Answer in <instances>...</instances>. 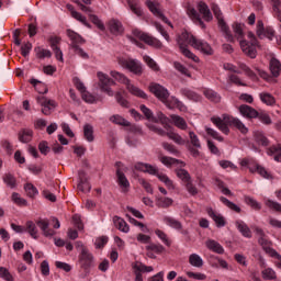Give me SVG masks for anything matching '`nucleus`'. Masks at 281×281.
Segmentation results:
<instances>
[{"label":"nucleus","instance_id":"f257e3e1","mask_svg":"<svg viewBox=\"0 0 281 281\" xmlns=\"http://www.w3.org/2000/svg\"><path fill=\"white\" fill-rule=\"evenodd\" d=\"M211 122L222 132L224 135H229V126L233 128H237L241 135H247L249 133V128L245 126V123L240 121L238 117H234L229 114H223L220 116H212Z\"/></svg>","mask_w":281,"mask_h":281},{"label":"nucleus","instance_id":"f03ea898","mask_svg":"<svg viewBox=\"0 0 281 281\" xmlns=\"http://www.w3.org/2000/svg\"><path fill=\"white\" fill-rule=\"evenodd\" d=\"M134 168L139 172H147V175L158 177L159 181L165 183L168 190H175V182H172V180H170V178H168L165 173H159V169H157V167L150 164L136 162Z\"/></svg>","mask_w":281,"mask_h":281},{"label":"nucleus","instance_id":"7ed1b4c3","mask_svg":"<svg viewBox=\"0 0 281 281\" xmlns=\"http://www.w3.org/2000/svg\"><path fill=\"white\" fill-rule=\"evenodd\" d=\"M211 10H212L215 19L217 20L218 27L221 29L223 34H225L226 40L229 43H234V35H232V31H229V26L225 22V18L223 16V11H221V7H218V4H216V2H212Z\"/></svg>","mask_w":281,"mask_h":281},{"label":"nucleus","instance_id":"20e7f679","mask_svg":"<svg viewBox=\"0 0 281 281\" xmlns=\"http://www.w3.org/2000/svg\"><path fill=\"white\" fill-rule=\"evenodd\" d=\"M110 76H112V78H114V80H117V82H121L122 85H126V89L130 91V93H132V95H136V98H142L143 100H146L148 98L146 92H144L142 89L133 86L131 83V80L128 78H126V76H124L123 74L112 70L110 72Z\"/></svg>","mask_w":281,"mask_h":281},{"label":"nucleus","instance_id":"39448f33","mask_svg":"<svg viewBox=\"0 0 281 281\" xmlns=\"http://www.w3.org/2000/svg\"><path fill=\"white\" fill-rule=\"evenodd\" d=\"M114 166L116 168V183L119 188H121V192L126 193L128 190H131V182L128 181V178H126L125 173L128 171V168L122 161H116Z\"/></svg>","mask_w":281,"mask_h":281},{"label":"nucleus","instance_id":"423d86ee","mask_svg":"<svg viewBox=\"0 0 281 281\" xmlns=\"http://www.w3.org/2000/svg\"><path fill=\"white\" fill-rule=\"evenodd\" d=\"M247 36L250 40V44L245 40H240L239 45L244 54H246V56H248L249 58H256L258 54L256 50V47H258V40L256 38V35L252 32H248Z\"/></svg>","mask_w":281,"mask_h":281},{"label":"nucleus","instance_id":"0eeeda50","mask_svg":"<svg viewBox=\"0 0 281 281\" xmlns=\"http://www.w3.org/2000/svg\"><path fill=\"white\" fill-rule=\"evenodd\" d=\"M255 234H257L258 238V244L260 247H262L265 254L268 256H273L276 255V249H273V243L269 239H267V234H265V231L258 226L252 227Z\"/></svg>","mask_w":281,"mask_h":281},{"label":"nucleus","instance_id":"6e6552de","mask_svg":"<svg viewBox=\"0 0 281 281\" xmlns=\"http://www.w3.org/2000/svg\"><path fill=\"white\" fill-rule=\"evenodd\" d=\"M93 254H91L87 248H82V251L79 254V265L85 271L83 278H87L93 267Z\"/></svg>","mask_w":281,"mask_h":281},{"label":"nucleus","instance_id":"1a4fd4ad","mask_svg":"<svg viewBox=\"0 0 281 281\" xmlns=\"http://www.w3.org/2000/svg\"><path fill=\"white\" fill-rule=\"evenodd\" d=\"M149 91L164 104H167V102L170 100V92H168V89L164 88V86L159 83H150Z\"/></svg>","mask_w":281,"mask_h":281},{"label":"nucleus","instance_id":"9d476101","mask_svg":"<svg viewBox=\"0 0 281 281\" xmlns=\"http://www.w3.org/2000/svg\"><path fill=\"white\" fill-rule=\"evenodd\" d=\"M133 34L134 36H136V38H139V41H143V43H146V45H150L151 47H156V49H161V47H164V44L161 43V41L148 35L147 33H144L139 30H134Z\"/></svg>","mask_w":281,"mask_h":281},{"label":"nucleus","instance_id":"9b49d317","mask_svg":"<svg viewBox=\"0 0 281 281\" xmlns=\"http://www.w3.org/2000/svg\"><path fill=\"white\" fill-rule=\"evenodd\" d=\"M97 76L99 78V87L101 91L110 97H113V90H111V87L115 85V81H113V79L109 78V76L104 75L103 72H98Z\"/></svg>","mask_w":281,"mask_h":281},{"label":"nucleus","instance_id":"f8f14e48","mask_svg":"<svg viewBox=\"0 0 281 281\" xmlns=\"http://www.w3.org/2000/svg\"><path fill=\"white\" fill-rule=\"evenodd\" d=\"M256 34L258 38H268L269 41H273V36H276V31L271 27H265V22L262 20L257 21Z\"/></svg>","mask_w":281,"mask_h":281},{"label":"nucleus","instance_id":"ddd939ff","mask_svg":"<svg viewBox=\"0 0 281 281\" xmlns=\"http://www.w3.org/2000/svg\"><path fill=\"white\" fill-rule=\"evenodd\" d=\"M121 65L122 67H125V69H128L132 74H135V76H142V74H144L142 64L135 59H123L121 60Z\"/></svg>","mask_w":281,"mask_h":281},{"label":"nucleus","instance_id":"4468645a","mask_svg":"<svg viewBox=\"0 0 281 281\" xmlns=\"http://www.w3.org/2000/svg\"><path fill=\"white\" fill-rule=\"evenodd\" d=\"M37 103L42 106V113L44 115H52V111L56 109V101L49 100L45 97H37Z\"/></svg>","mask_w":281,"mask_h":281},{"label":"nucleus","instance_id":"2eb2a0df","mask_svg":"<svg viewBox=\"0 0 281 281\" xmlns=\"http://www.w3.org/2000/svg\"><path fill=\"white\" fill-rule=\"evenodd\" d=\"M133 269L135 273V281H144L142 273H150L153 271V266H146L139 261L133 263Z\"/></svg>","mask_w":281,"mask_h":281},{"label":"nucleus","instance_id":"dca6fc26","mask_svg":"<svg viewBox=\"0 0 281 281\" xmlns=\"http://www.w3.org/2000/svg\"><path fill=\"white\" fill-rule=\"evenodd\" d=\"M192 47L199 52H202V54H205L206 56H212V54H214V49H212V46L207 42L196 37L193 40Z\"/></svg>","mask_w":281,"mask_h":281},{"label":"nucleus","instance_id":"f3484780","mask_svg":"<svg viewBox=\"0 0 281 281\" xmlns=\"http://www.w3.org/2000/svg\"><path fill=\"white\" fill-rule=\"evenodd\" d=\"M145 5H147L148 10L153 12L155 16H158V19H161L164 23H167V25H170V27H172V23H170L168 18L164 15V13H161V10H159V7L157 3L150 0H146Z\"/></svg>","mask_w":281,"mask_h":281},{"label":"nucleus","instance_id":"a211bd4d","mask_svg":"<svg viewBox=\"0 0 281 281\" xmlns=\"http://www.w3.org/2000/svg\"><path fill=\"white\" fill-rule=\"evenodd\" d=\"M194 40H196L194 35H192L188 31H184L178 36L177 43L179 47H188V45H191L192 47V45H194Z\"/></svg>","mask_w":281,"mask_h":281},{"label":"nucleus","instance_id":"6ab92c4d","mask_svg":"<svg viewBox=\"0 0 281 281\" xmlns=\"http://www.w3.org/2000/svg\"><path fill=\"white\" fill-rule=\"evenodd\" d=\"M145 249L147 251L148 258H151V259L157 258V256H155V254H157L159 256V255L164 254V251H166V248L161 244H153V243L145 246Z\"/></svg>","mask_w":281,"mask_h":281},{"label":"nucleus","instance_id":"aec40b11","mask_svg":"<svg viewBox=\"0 0 281 281\" xmlns=\"http://www.w3.org/2000/svg\"><path fill=\"white\" fill-rule=\"evenodd\" d=\"M66 34L68 38H70L71 41V44H70L71 49L79 47L80 45H85V38H82V36H80V34L76 33L74 30L68 29L66 31Z\"/></svg>","mask_w":281,"mask_h":281},{"label":"nucleus","instance_id":"412c9836","mask_svg":"<svg viewBox=\"0 0 281 281\" xmlns=\"http://www.w3.org/2000/svg\"><path fill=\"white\" fill-rule=\"evenodd\" d=\"M198 11L200 14H202V19L206 21V23H210L214 20V16L212 15V11H210V7L207 3L201 1L198 3Z\"/></svg>","mask_w":281,"mask_h":281},{"label":"nucleus","instance_id":"4be33fe9","mask_svg":"<svg viewBox=\"0 0 281 281\" xmlns=\"http://www.w3.org/2000/svg\"><path fill=\"white\" fill-rule=\"evenodd\" d=\"M206 213L210 216V218L214 221V223L216 224V227H225V225L227 224V222L225 221V217L220 213H216L214 209L212 207L206 209Z\"/></svg>","mask_w":281,"mask_h":281},{"label":"nucleus","instance_id":"5701e85b","mask_svg":"<svg viewBox=\"0 0 281 281\" xmlns=\"http://www.w3.org/2000/svg\"><path fill=\"white\" fill-rule=\"evenodd\" d=\"M67 10H69L72 19L76 21H79V23H82L86 27L91 29V24L87 21V16L82 15V13L76 11L71 4L66 5Z\"/></svg>","mask_w":281,"mask_h":281},{"label":"nucleus","instance_id":"b1692460","mask_svg":"<svg viewBox=\"0 0 281 281\" xmlns=\"http://www.w3.org/2000/svg\"><path fill=\"white\" fill-rule=\"evenodd\" d=\"M79 183H78V190L80 192H91V184L89 183V180H87V172L79 171Z\"/></svg>","mask_w":281,"mask_h":281},{"label":"nucleus","instance_id":"393cba45","mask_svg":"<svg viewBox=\"0 0 281 281\" xmlns=\"http://www.w3.org/2000/svg\"><path fill=\"white\" fill-rule=\"evenodd\" d=\"M235 227L238 232L244 236V238H252L254 233H251V228L247 225V223L238 220L235 222Z\"/></svg>","mask_w":281,"mask_h":281},{"label":"nucleus","instance_id":"a878e982","mask_svg":"<svg viewBox=\"0 0 281 281\" xmlns=\"http://www.w3.org/2000/svg\"><path fill=\"white\" fill-rule=\"evenodd\" d=\"M36 225L43 232L44 236L49 237V236H55L56 235V231L49 228V221L48 220H46V218L38 220L36 222Z\"/></svg>","mask_w":281,"mask_h":281},{"label":"nucleus","instance_id":"bb28decb","mask_svg":"<svg viewBox=\"0 0 281 281\" xmlns=\"http://www.w3.org/2000/svg\"><path fill=\"white\" fill-rule=\"evenodd\" d=\"M111 34L119 36V34H124V26L120 20L112 19L108 23Z\"/></svg>","mask_w":281,"mask_h":281},{"label":"nucleus","instance_id":"cd10ccee","mask_svg":"<svg viewBox=\"0 0 281 281\" xmlns=\"http://www.w3.org/2000/svg\"><path fill=\"white\" fill-rule=\"evenodd\" d=\"M239 113H241L244 117H248L249 120L258 117L257 110L247 104H243L239 106Z\"/></svg>","mask_w":281,"mask_h":281},{"label":"nucleus","instance_id":"c85d7f7f","mask_svg":"<svg viewBox=\"0 0 281 281\" xmlns=\"http://www.w3.org/2000/svg\"><path fill=\"white\" fill-rule=\"evenodd\" d=\"M126 3L133 14H136V16H144V10H142V2L139 0H126Z\"/></svg>","mask_w":281,"mask_h":281},{"label":"nucleus","instance_id":"c756f323","mask_svg":"<svg viewBox=\"0 0 281 281\" xmlns=\"http://www.w3.org/2000/svg\"><path fill=\"white\" fill-rule=\"evenodd\" d=\"M205 246L210 249V251H213L214 254H225V248H223V246L214 239H207L205 241Z\"/></svg>","mask_w":281,"mask_h":281},{"label":"nucleus","instance_id":"7c9ffc66","mask_svg":"<svg viewBox=\"0 0 281 281\" xmlns=\"http://www.w3.org/2000/svg\"><path fill=\"white\" fill-rule=\"evenodd\" d=\"M24 229L26 234L34 238V240L38 239V228L36 227V223L33 221H27L25 223Z\"/></svg>","mask_w":281,"mask_h":281},{"label":"nucleus","instance_id":"2f4dec72","mask_svg":"<svg viewBox=\"0 0 281 281\" xmlns=\"http://www.w3.org/2000/svg\"><path fill=\"white\" fill-rule=\"evenodd\" d=\"M113 223H114L116 229H119L120 232H123L124 234H128V232L131 231L126 221H124V218H122L120 216H114Z\"/></svg>","mask_w":281,"mask_h":281},{"label":"nucleus","instance_id":"473e14b6","mask_svg":"<svg viewBox=\"0 0 281 281\" xmlns=\"http://www.w3.org/2000/svg\"><path fill=\"white\" fill-rule=\"evenodd\" d=\"M170 120L172 121V124L177 128H180V131H187L188 130V123L186 122L184 117H181V116L176 115V114H171Z\"/></svg>","mask_w":281,"mask_h":281},{"label":"nucleus","instance_id":"72a5a7b5","mask_svg":"<svg viewBox=\"0 0 281 281\" xmlns=\"http://www.w3.org/2000/svg\"><path fill=\"white\" fill-rule=\"evenodd\" d=\"M19 140L22 142V144H27L32 142V137H34V132L30 128L21 130L18 134Z\"/></svg>","mask_w":281,"mask_h":281},{"label":"nucleus","instance_id":"f704fd0d","mask_svg":"<svg viewBox=\"0 0 281 281\" xmlns=\"http://www.w3.org/2000/svg\"><path fill=\"white\" fill-rule=\"evenodd\" d=\"M268 155L273 157L274 161L281 162V144L270 146L268 149Z\"/></svg>","mask_w":281,"mask_h":281},{"label":"nucleus","instance_id":"c9c22d12","mask_svg":"<svg viewBox=\"0 0 281 281\" xmlns=\"http://www.w3.org/2000/svg\"><path fill=\"white\" fill-rule=\"evenodd\" d=\"M162 221L164 223H166V225L172 227L173 229H183V224H181V222H179V220H176L175 217L165 216Z\"/></svg>","mask_w":281,"mask_h":281},{"label":"nucleus","instance_id":"e433bc0d","mask_svg":"<svg viewBox=\"0 0 281 281\" xmlns=\"http://www.w3.org/2000/svg\"><path fill=\"white\" fill-rule=\"evenodd\" d=\"M166 106H168V109H179V111H186V105L183 104V102L175 97L167 101Z\"/></svg>","mask_w":281,"mask_h":281},{"label":"nucleus","instance_id":"4c0bfd02","mask_svg":"<svg viewBox=\"0 0 281 281\" xmlns=\"http://www.w3.org/2000/svg\"><path fill=\"white\" fill-rule=\"evenodd\" d=\"M173 203H175V200L166 196H160L156 200L157 207H161L162 210L170 207Z\"/></svg>","mask_w":281,"mask_h":281},{"label":"nucleus","instance_id":"58836bf2","mask_svg":"<svg viewBox=\"0 0 281 281\" xmlns=\"http://www.w3.org/2000/svg\"><path fill=\"white\" fill-rule=\"evenodd\" d=\"M167 137L175 142V144H178V146H186L188 144V140L175 132H167Z\"/></svg>","mask_w":281,"mask_h":281},{"label":"nucleus","instance_id":"ea45409f","mask_svg":"<svg viewBox=\"0 0 281 281\" xmlns=\"http://www.w3.org/2000/svg\"><path fill=\"white\" fill-rule=\"evenodd\" d=\"M189 265H191V267H195L196 269H201V267L204 265L203 258L196 254H191L189 256Z\"/></svg>","mask_w":281,"mask_h":281},{"label":"nucleus","instance_id":"a19ab883","mask_svg":"<svg viewBox=\"0 0 281 281\" xmlns=\"http://www.w3.org/2000/svg\"><path fill=\"white\" fill-rule=\"evenodd\" d=\"M2 180L5 186H8V188H11V190H14V188H16V177H14V175L10 172L4 173Z\"/></svg>","mask_w":281,"mask_h":281},{"label":"nucleus","instance_id":"79ce46f5","mask_svg":"<svg viewBox=\"0 0 281 281\" xmlns=\"http://www.w3.org/2000/svg\"><path fill=\"white\" fill-rule=\"evenodd\" d=\"M243 27H245V25L238 22L233 23V32L235 34V37L239 42L243 41V38H245V31H243Z\"/></svg>","mask_w":281,"mask_h":281},{"label":"nucleus","instance_id":"37998d69","mask_svg":"<svg viewBox=\"0 0 281 281\" xmlns=\"http://www.w3.org/2000/svg\"><path fill=\"white\" fill-rule=\"evenodd\" d=\"M270 71L274 78H278V76H280V71H281L280 60H278L277 58H272L270 60Z\"/></svg>","mask_w":281,"mask_h":281},{"label":"nucleus","instance_id":"c03bdc74","mask_svg":"<svg viewBox=\"0 0 281 281\" xmlns=\"http://www.w3.org/2000/svg\"><path fill=\"white\" fill-rule=\"evenodd\" d=\"M181 93L184 95V98H188V100H192L193 102H201V95L192 90L182 89Z\"/></svg>","mask_w":281,"mask_h":281},{"label":"nucleus","instance_id":"a18cd8bd","mask_svg":"<svg viewBox=\"0 0 281 281\" xmlns=\"http://www.w3.org/2000/svg\"><path fill=\"white\" fill-rule=\"evenodd\" d=\"M160 161L161 164H164V166H168V167L175 166V164H181L182 167H186V162L168 156L160 157Z\"/></svg>","mask_w":281,"mask_h":281},{"label":"nucleus","instance_id":"49530a36","mask_svg":"<svg viewBox=\"0 0 281 281\" xmlns=\"http://www.w3.org/2000/svg\"><path fill=\"white\" fill-rule=\"evenodd\" d=\"M261 277L263 280H278V273L273 268H266L261 271Z\"/></svg>","mask_w":281,"mask_h":281},{"label":"nucleus","instance_id":"de8ad7c7","mask_svg":"<svg viewBox=\"0 0 281 281\" xmlns=\"http://www.w3.org/2000/svg\"><path fill=\"white\" fill-rule=\"evenodd\" d=\"M176 175L178 179H181L183 183H188L189 181H192V177L190 176V172L186 169H176Z\"/></svg>","mask_w":281,"mask_h":281},{"label":"nucleus","instance_id":"09e8293b","mask_svg":"<svg viewBox=\"0 0 281 281\" xmlns=\"http://www.w3.org/2000/svg\"><path fill=\"white\" fill-rule=\"evenodd\" d=\"M35 56L36 58H52V50L42 48L41 46L35 47Z\"/></svg>","mask_w":281,"mask_h":281},{"label":"nucleus","instance_id":"8fccbe9b","mask_svg":"<svg viewBox=\"0 0 281 281\" xmlns=\"http://www.w3.org/2000/svg\"><path fill=\"white\" fill-rule=\"evenodd\" d=\"M238 67L239 69H241L243 72L248 76V78H250L251 80H258V76H256V72H254V70H251V68H249L247 64L239 63Z\"/></svg>","mask_w":281,"mask_h":281},{"label":"nucleus","instance_id":"3c124183","mask_svg":"<svg viewBox=\"0 0 281 281\" xmlns=\"http://www.w3.org/2000/svg\"><path fill=\"white\" fill-rule=\"evenodd\" d=\"M259 98L263 104H268V106H272V104H276V98L271 95L269 92H261L259 94Z\"/></svg>","mask_w":281,"mask_h":281},{"label":"nucleus","instance_id":"603ef678","mask_svg":"<svg viewBox=\"0 0 281 281\" xmlns=\"http://www.w3.org/2000/svg\"><path fill=\"white\" fill-rule=\"evenodd\" d=\"M254 137L259 146H269V138H267L262 132H255Z\"/></svg>","mask_w":281,"mask_h":281},{"label":"nucleus","instance_id":"864d4df0","mask_svg":"<svg viewBox=\"0 0 281 281\" xmlns=\"http://www.w3.org/2000/svg\"><path fill=\"white\" fill-rule=\"evenodd\" d=\"M228 85H235L236 87H247V83L243 82L238 75L231 74L228 75Z\"/></svg>","mask_w":281,"mask_h":281},{"label":"nucleus","instance_id":"5fc2aeb1","mask_svg":"<svg viewBox=\"0 0 281 281\" xmlns=\"http://www.w3.org/2000/svg\"><path fill=\"white\" fill-rule=\"evenodd\" d=\"M181 54L186 56V58H189L190 60H193V63H199V57L194 55L190 49H188V46H181L179 47Z\"/></svg>","mask_w":281,"mask_h":281},{"label":"nucleus","instance_id":"6e6d98bb","mask_svg":"<svg viewBox=\"0 0 281 281\" xmlns=\"http://www.w3.org/2000/svg\"><path fill=\"white\" fill-rule=\"evenodd\" d=\"M83 136L87 142H93L95 139L93 136V126L91 124H86L83 126Z\"/></svg>","mask_w":281,"mask_h":281},{"label":"nucleus","instance_id":"4d7b16f0","mask_svg":"<svg viewBox=\"0 0 281 281\" xmlns=\"http://www.w3.org/2000/svg\"><path fill=\"white\" fill-rule=\"evenodd\" d=\"M110 122L117 124L119 126H131V122L126 121V119L120 116L119 114L112 115L110 117Z\"/></svg>","mask_w":281,"mask_h":281},{"label":"nucleus","instance_id":"13d9d810","mask_svg":"<svg viewBox=\"0 0 281 281\" xmlns=\"http://www.w3.org/2000/svg\"><path fill=\"white\" fill-rule=\"evenodd\" d=\"M89 19L91 23H93V25H95L101 32H104V30H106V26H104V23L102 22V20H100L98 15L89 14Z\"/></svg>","mask_w":281,"mask_h":281},{"label":"nucleus","instance_id":"bf43d9fd","mask_svg":"<svg viewBox=\"0 0 281 281\" xmlns=\"http://www.w3.org/2000/svg\"><path fill=\"white\" fill-rule=\"evenodd\" d=\"M204 95L205 98H207V100H210L211 102H215L218 103L221 102V94H218L216 91L214 90H205L204 91Z\"/></svg>","mask_w":281,"mask_h":281},{"label":"nucleus","instance_id":"052dcab7","mask_svg":"<svg viewBox=\"0 0 281 281\" xmlns=\"http://www.w3.org/2000/svg\"><path fill=\"white\" fill-rule=\"evenodd\" d=\"M173 67H175V69H177V71L182 74V76H187V78H192L190 70L186 66H183V64H181L179 61H175Z\"/></svg>","mask_w":281,"mask_h":281},{"label":"nucleus","instance_id":"680f3d73","mask_svg":"<svg viewBox=\"0 0 281 281\" xmlns=\"http://www.w3.org/2000/svg\"><path fill=\"white\" fill-rule=\"evenodd\" d=\"M31 85L35 87L37 93H47L48 91L47 86H45V83L38 81L37 79H32Z\"/></svg>","mask_w":281,"mask_h":281},{"label":"nucleus","instance_id":"e2e57ef3","mask_svg":"<svg viewBox=\"0 0 281 281\" xmlns=\"http://www.w3.org/2000/svg\"><path fill=\"white\" fill-rule=\"evenodd\" d=\"M24 190L26 192V196H30V199H34V196L38 194V189H36V187H34L32 183H26L24 186Z\"/></svg>","mask_w":281,"mask_h":281},{"label":"nucleus","instance_id":"0e129e2a","mask_svg":"<svg viewBox=\"0 0 281 281\" xmlns=\"http://www.w3.org/2000/svg\"><path fill=\"white\" fill-rule=\"evenodd\" d=\"M143 60H145L146 65L153 70V71H159V65H157V61L153 59L150 56L145 55L143 57Z\"/></svg>","mask_w":281,"mask_h":281},{"label":"nucleus","instance_id":"69168bd1","mask_svg":"<svg viewBox=\"0 0 281 281\" xmlns=\"http://www.w3.org/2000/svg\"><path fill=\"white\" fill-rule=\"evenodd\" d=\"M11 199H12L13 203H15V205H20L23 207H26V205H27V200L21 198V194L16 193V192L12 193Z\"/></svg>","mask_w":281,"mask_h":281},{"label":"nucleus","instance_id":"338daca9","mask_svg":"<svg viewBox=\"0 0 281 281\" xmlns=\"http://www.w3.org/2000/svg\"><path fill=\"white\" fill-rule=\"evenodd\" d=\"M265 205L268 206V209L272 212L281 213V204L279 202H276L273 200H266Z\"/></svg>","mask_w":281,"mask_h":281},{"label":"nucleus","instance_id":"774afa93","mask_svg":"<svg viewBox=\"0 0 281 281\" xmlns=\"http://www.w3.org/2000/svg\"><path fill=\"white\" fill-rule=\"evenodd\" d=\"M0 278L5 281H14V277H12V273L5 267H0Z\"/></svg>","mask_w":281,"mask_h":281}]
</instances>
